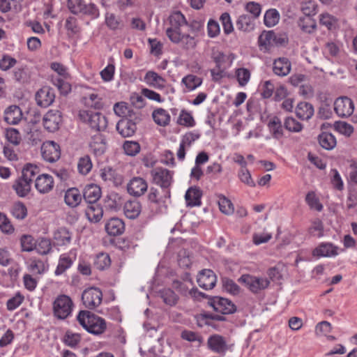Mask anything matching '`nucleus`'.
<instances>
[{
  "label": "nucleus",
  "mask_w": 357,
  "mask_h": 357,
  "mask_svg": "<svg viewBox=\"0 0 357 357\" xmlns=\"http://www.w3.org/2000/svg\"><path fill=\"white\" fill-rule=\"evenodd\" d=\"M79 324L93 335L102 334L107 328L105 320L89 310H80L77 316Z\"/></svg>",
  "instance_id": "obj_1"
},
{
  "label": "nucleus",
  "mask_w": 357,
  "mask_h": 357,
  "mask_svg": "<svg viewBox=\"0 0 357 357\" xmlns=\"http://www.w3.org/2000/svg\"><path fill=\"white\" fill-rule=\"evenodd\" d=\"M79 119L87 123L89 127L96 131L102 132L107 128V119L102 113L89 110H81L79 112Z\"/></svg>",
  "instance_id": "obj_2"
},
{
  "label": "nucleus",
  "mask_w": 357,
  "mask_h": 357,
  "mask_svg": "<svg viewBox=\"0 0 357 357\" xmlns=\"http://www.w3.org/2000/svg\"><path fill=\"white\" fill-rule=\"evenodd\" d=\"M141 121V114H129V117L122 118L117 122L116 129L122 137H130L135 134L137 124Z\"/></svg>",
  "instance_id": "obj_3"
},
{
  "label": "nucleus",
  "mask_w": 357,
  "mask_h": 357,
  "mask_svg": "<svg viewBox=\"0 0 357 357\" xmlns=\"http://www.w3.org/2000/svg\"><path fill=\"white\" fill-rule=\"evenodd\" d=\"M74 303L70 296L59 295L53 302V314L58 319L64 320L70 316Z\"/></svg>",
  "instance_id": "obj_4"
},
{
  "label": "nucleus",
  "mask_w": 357,
  "mask_h": 357,
  "mask_svg": "<svg viewBox=\"0 0 357 357\" xmlns=\"http://www.w3.org/2000/svg\"><path fill=\"white\" fill-rule=\"evenodd\" d=\"M151 175L153 182L159 185L162 190H165L167 197L171 196L169 187L173 180V172L162 167H156L151 170Z\"/></svg>",
  "instance_id": "obj_5"
},
{
  "label": "nucleus",
  "mask_w": 357,
  "mask_h": 357,
  "mask_svg": "<svg viewBox=\"0 0 357 357\" xmlns=\"http://www.w3.org/2000/svg\"><path fill=\"white\" fill-rule=\"evenodd\" d=\"M238 282L244 284L253 294H258L260 291L266 289L270 284L267 278H258L250 274H243Z\"/></svg>",
  "instance_id": "obj_6"
},
{
  "label": "nucleus",
  "mask_w": 357,
  "mask_h": 357,
  "mask_svg": "<svg viewBox=\"0 0 357 357\" xmlns=\"http://www.w3.org/2000/svg\"><path fill=\"white\" fill-rule=\"evenodd\" d=\"M208 305L222 314H232L237 311L236 305L231 300L220 296H210Z\"/></svg>",
  "instance_id": "obj_7"
},
{
  "label": "nucleus",
  "mask_w": 357,
  "mask_h": 357,
  "mask_svg": "<svg viewBox=\"0 0 357 357\" xmlns=\"http://www.w3.org/2000/svg\"><path fill=\"white\" fill-rule=\"evenodd\" d=\"M102 301V292L100 289L90 287L85 289L82 294V301L84 307L93 310L98 307Z\"/></svg>",
  "instance_id": "obj_8"
},
{
  "label": "nucleus",
  "mask_w": 357,
  "mask_h": 357,
  "mask_svg": "<svg viewBox=\"0 0 357 357\" xmlns=\"http://www.w3.org/2000/svg\"><path fill=\"white\" fill-rule=\"evenodd\" d=\"M166 35L169 39L175 44H181L183 49L188 50L196 47L197 40L196 37L188 33H182L181 31L174 33L171 30L166 31Z\"/></svg>",
  "instance_id": "obj_9"
},
{
  "label": "nucleus",
  "mask_w": 357,
  "mask_h": 357,
  "mask_svg": "<svg viewBox=\"0 0 357 357\" xmlns=\"http://www.w3.org/2000/svg\"><path fill=\"white\" fill-rule=\"evenodd\" d=\"M334 110L340 117L350 116L354 110V103L347 96L339 97L334 102Z\"/></svg>",
  "instance_id": "obj_10"
},
{
  "label": "nucleus",
  "mask_w": 357,
  "mask_h": 357,
  "mask_svg": "<svg viewBox=\"0 0 357 357\" xmlns=\"http://www.w3.org/2000/svg\"><path fill=\"white\" fill-rule=\"evenodd\" d=\"M43 126L48 132H54L59 129L62 122L61 112L58 109H50L43 116Z\"/></svg>",
  "instance_id": "obj_11"
},
{
  "label": "nucleus",
  "mask_w": 357,
  "mask_h": 357,
  "mask_svg": "<svg viewBox=\"0 0 357 357\" xmlns=\"http://www.w3.org/2000/svg\"><path fill=\"white\" fill-rule=\"evenodd\" d=\"M41 153L44 160L50 162L57 161L61 157V149L59 145L53 142L48 141L41 146Z\"/></svg>",
  "instance_id": "obj_12"
},
{
  "label": "nucleus",
  "mask_w": 357,
  "mask_h": 357,
  "mask_svg": "<svg viewBox=\"0 0 357 357\" xmlns=\"http://www.w3.org/2000/svg\"><path fill=\"white\" fill-rule=\"evenodd\" d=\"M148 190V183L145 179L139 176L132 178L127 184V191L129 195L139 197L144 195Z\"/></svg>",
  "instance_id": "obj_13"
},
{
  "label": "nucleus",
  "mask_w": 357,
  "mask_h": 357,
  "mask_svg": "<svg viewBox=\"0 0 357 357\" xmlns=\"http://www.w3.org/2000/svg\"><path fill=\"white\" fill-rule=\"evenodd\" d=\"M54 99V89L47 86H43L36 93V101L41 107H49L53 103Z\"/></svg>",
  "instance_id": "obj_14"
},
{
  "label": "nucleus",
  "mask_w": 357,
  "mask_h": 357,
  "mask_svg": "<svg viewBox=\"0 0 357 357\" xmlns=\"http://www.w3.org/2000/svg\"><path fill=\"white\" fill-rule=\"evenodd\" d=\"M216 281L215 274L210 269L202 270L197 280L199 286L205 290L212 289L215 286Z\"/></svg>",
  "instance_id": "obj_15"
},
{
  "label": "nucleus",
  "mask_w": 357,
  "mask_h": 357,
  "mask_svg": "<svg viewBox=\"0 0 357 357\" xmlns=\"http://www.w3.org/2000/svg\"><path fill=\"white\" fill-rule=\"evenodd\" d=\"M107 146L106 137L100 132L91 136L89 147L96 155L99 156L104 154Z\"/></svg>",
  "instance_id": "obj_16"
},
{
  "label": "nucleus",
  "mask_w": 357,
  "mask_h": 357,
  "mask_svg": "<svg viewBox=\"0 0 357 357\" xmlns=\"http://www.w3.org/2000/svg\"><path fill=\"white\" fill-rule=\"evenodd\" d=\"M54 185V178L47 174L38 175L35 180V188L41 194H46L52 190Z\"/></svg>",
  "instance_id": "obj_17"
},
{
  "label": "nucleus",
  "mask_w": 357,
  "mask_h": 357,
  "mask_svg": "<svg viewBox=\"0 0 357 357\" xmlns=\"http://www.w3.org/2000/svg\"><path fill=\"white\" fill-rule=\"evenodd\" d=\"M207 345L210 350L220 354H225L228 350L225 337L218 334L211 335L208 339Z\"/></svg>",
  "instance_id": "obj_18"
},
{
  "label": "nucleus",
  "mask_w": 357,
  "mask_h": 357,
  "mask_svg": "<svg viewBox=\"0 0 357 357\" xmlns=\"http://www.w3.org/2000/svg\"><path fill=\"white\" fill-rule=\"evenodd\" d=\"M105 229L111 236H119L125 231V223L119 218H112L106 222Z\"/></svg>",
  "instance_id": "obj_19"
},
{
  "label": "nucleus",
  "mask_w": 357,
  "mask_h": 357,
  "mask_svg": "<svg viewBox=\"0 0 357 357\" xmlns=\"http://www.w3.org/2000/svg\"><path fill=\"white\" fill-rule=\"evenodd\" d=\"M12 188L19 197H25L31 192V183L20 176L13 182Z\"/></svg>",
  "instance_id": "obj_20"
},
{
  "label": "nucleus",
  "mask_w": 357,
  "mask_h": 357,
  "mask_svg": "<svg viewBox=\"0 0 357 357\" xmlns=\"http://www.w3.org/2000/svg\"><path fill=\"white\" fill-rule=\"evenodd\" d=\"M101 197L100 188L93 183L86 185L84 189L83 197L88 203H97Z\"/></svg>",
  "instance_id": "obj_21"
},
{
  "label": "nucleus",
  "mask_w": 357,
  "mask_h": 357,
  "mask_svg": "<svg viewBox=\"0 0 357 357\" xmlns=\"http://www.w3.org/2000/svg\"><path fill=\"white\" fill-rule=\"evenodd\" d=\"M291 64L289 60L285 57H280L273 62V71L278 76H286L291 70Z\"/></svg>",
  "instance_id": "obj_22"
},
{
  "label": "nucleus",
  "mask_w": 357,
  "mask_h": 357,
  "mask_svg": "<svg viewBox=\"0 0 357 357\" xmlns=\"http://www.w3.org/2000/svg\"><path fill=\"white\" fill-rule=\"evenodd\" d=\"M22 118V112L17 105H10L4 112V121L8 124H17Z\"/></svg>",
  "instance_id": "obj_23"
},
{
  "label": "nucleus",
  "mask_w": 357,
  "mask_h": 357,
  "mask_svg": "<svg viewBox=\"0 0 357 357\" xmlns=\"http://www.w3.org/2000/svg\"><path fill=\"white\" fill-rule=\"evenodd\" d=\"M272 137L275 139H280L284 137V125L280 119L275 116L270 119L267 125Z\"/></svg>",
  "instance_id": "obj_24"
},
{
  "label": "nucleus",
  "mask_w": 357,
  "mask_h": 357,
  "mask_svg": "<svg viewBox=\"0 0 357 357\" xmlns=\"http://www.w3.org/2000/svg\"><path fill=\"white\" fill-rule=\"evenodd\" d=\"M144 81L149 86L157 89H163L166 82L164 77L153 70H149L145 74Z\"/></svg>",
  "instance_id": "obj_25"
},
{
  "label": "nucleus",
  "mask_w": 357,
  "mask_h": 357,
  "mask_svg": "<svg viewBox=\"0 0 357 357\" xmlns=\"http://www.w3.org/2000/svg\"><path fill=\"white\" fill-rule=\"evenodd\" d=\"M86 216L91 222L97 223L103 215V209L98 203L89 204L86 211Z\"/></svg>",
  "instance_id": "obj_26"
},
{
  "label": "nucleus",
  "mask_w": 357,
  "mask_h": 357,
  "mask_svg": "<svg viewBox=\"0 0 357 357\" xmlns=\"http://www.w3.org/2000/svg\"><path fill=\"white\" fill-rule=\"evenodd\" d=\"M123 211L128 218L134 220L141 213V203L137 200H128L124 204Z\"/></svg>",
  "instance_id": "obj_27"
},
{
  "label": "nucleus",
  "mask_w": 357,
  "mask_h": 357,
  "mask_svg": "<svg viewBox=\"0 0 357 357\" xmlns=\"http://www.w3.org/2000/svg\"><path fill=\"white\" fill-rule=\"evenodd\" d=\"M313 105L307 102H299L296 107V116L301 120H309L314 115Z\"/></svg>",
  "instance_id": "obj_28"
},
{
  "label": "nucleus",
  "mask_w": 357,
  "mask_h": 357,
  "mask_svg": "<svg viewBox=\"0 0 357 357\" xmlns=\"http://www.w3.org/2000/svg\"><path fill=\"white\" fill-rule=\"evenodd\" d=\"M171 27L168 28L167 31L171 30L174 33L181 31V26L183 25H188V23L181 11H176L173 13L169 17Z\"/></svg>",
  "instance_id": "obj_29"
},
{
  "label": "nucleus",
  "mask_w": 357,
  "mask_h": 357,
  "mask_svg": "<svg viewBox=\"0 0 357 357\" xmlns=\"http://www.w3.org/2000/svg\"><path fill=\"white\" fill-rule=\"evenodd\" d=\"M82 195L77 188H70L65 192V203L70 207L74 208L77 206L82 201Z\"/></svg>",
  "instance_id": "obj_30"
},
{
  "label": "nucleus",
  "mask_w": 357,
  "mask_h": 357,
  "mask_svg": "<svg viewBox=\"0 0 357 357\" xmlns=\"http://www.w3.org/2000/svg\"><path fill=\"white\" fill-rule=\"evenodd\" d=\"M313 255L318 257H331L337 255V247L330 243H322L313 252Z\"/></svg>",
  "instance_id": "obj_31"
},
{
  "label": "nucleus",
  "mask_w": 357,
  "mask_h": 357,
  "mask_svg": "<svg viewBox=\"0 0 357 357\" xmlns=\"http://www.w3.org/2000/svg\"><path fill=\"white\" fill-rule=\"evenodd\" d=\"M202 195V190L197 187H190L185 193V198L188 206H200L201 197Z\"/></svg>",
  "instance_id": "obj_32"
},
{
  "label": "nucleus",
  "mask_w": 357,
  "mask_h": 357,
  "mask_svg": "<svg viewBox=\"0 0 357 357\" xmlns=\"http://www.w3.org/2000/svg\"><path fill=\"white\" fill-rule=\"evenodd\" d=\"M169 198H170V197H167L165 195V190H163L162 189L161 190H160L154 187L150 188L149 193L147 195L148 201L151 204L158 205L165 203L166 199Z\"/></svg>",
  "instance_id": "obj_33"
},
{
  "label": "nucleus",
  "mask_w": 357,
  "mask_h": 357,
  "mask_svg": "<svg viewBox=\"0 0 357 357\" xmlns=\"http://www.w3.org/2000/svg\"><path fill=\"white\" fill-rule=\"evenodd\" d=\"M319 145L324 149L330 151L333 149L336 144V138L333 135L327 132H322L317 137Z\"/></svg>",
  "instance_id": "obj_34"
},
{
  "label": "nucleus",
  "mask_w": 357,
  "mask_h": 357,
  "mask_svg": "<svg viewBox=\"0 0 357 357\" xmlns=\"http://www.w3.org/2000/svg\"><path fill=\"white\" fill-rule=\"evenodd\" d=\"M72 233L66 227H59L54 234L57 245L63 246L70 243Z\"/></svg>",
  "instance_id": "obj_35"
},
{
  "label": "nucleus",
  "mask_w": 357,
  "mask_h": 357,
  "mask_svg": "<svg viewBox=\"0 0 357 357\" xmlns=\"http://www.w3.org/2000/svg\"><path fill=\"white\" fill-rule=\"evenodd\" d=\"M297 23L302 31L309 34L314 33L317 27L316 20L307 16L300 17Z\"/></svg>",
  "instance_id": "obj_36"
},
{
  "label": "nucleus",
  "mask_w": 357,
  "mask_h": 357,
  "mask_svg": "<svg viewBox=\"0 0 357 357\" xmlns=\"http://www.w3.org/2000/svg\"><path fill=\"white\" fill-rule=\"evenodd\" d=\"M100 177L104 181H112L116 185L121 183L122 177L111 167H105L100 169Z\"/></svg>",
  "instance_id": "obj_37"
},
{
  "label": "nucleus",
  "mask_w": 357,
  "mask_h": 357,
  "mask_svg": "<svg viewBox=\"0 0 357 357\" xmlns=\"http://www.w3.org/2000/svg\"><path fill=\"white\" fill-rule=\"evenodd\" d=\"M158 294L163 302L169 306L176 305L179 300L178 296L170 288L162 289Z\"/></svg>",
  "instance_id": "obj_38"
},
{
  "label": "nucleus",
  "mask_w": 357,
  "mask_h": 357,
  "mask_svg": "<svg viewBox=\"0 0 357 357\" xmlns=\"http://www.w3.org/2000/svg\"><path fill=\"white\" fill-rule=\"evenodd\" d=\"M252 17L248 15L243 14L238 17L236 22L237 29L244 32H250L254 29L255 24Z\"/></svg>",
  "instance_id": "obj_39"
},
{
  "label": "nucleus",
  "mask_w": 357,
  "mask_h": 357,
  "mask_svg": "<svg viewBox=\"0 0 357 357\" xmlns=\"http://www.w3.org/2000/svg\"><path fill=\"white\" fill-rule=\"evenodd\" d=\"M93 268L99 271H103L108 268L111 265V259L109 255L105 252L98 254L93 260Z\"/></svg>",
  "instance_id": "obj_40"
},
{
  "label": "nucleus",
  "mask_w": 357,
  "mask_h": 357,
  "mask_svg": "<svg viewBox=\"0 0 357 357\" xmlns=\"http://www.w3.org/2000/svg\"><path fill=\"white\" fill-rule=\"evenodd\" d=\"M152 116L155 123L160 126H166L170 122V115L162 108L155 109L152 113Z\"/></svg>",
  "instance_id": "obj_41"
},
{
  "label": "nucleus",
  "mask_w": 357,
  "mask_h": 357,
  "mask_svg": "<svg viewBox=\"0 0 357 357\" xmlns=\"http://www.w3.org/2000/svg\"><path fill=\"white\" fill-rule=\"evenodd\" d=\"M40 173V168L32 163H26L22 169V177L32 184L34 178Z\"/></svg>",
  "instance_id": "obj_42"
},
{
  "label": "nucleus",
  "mask_w": 357,
  "mask_h": 357,
  "mask_svg": "<svg viewBox=\"0 0 357 357\" xmlns=\"http://www.w3.org/2000/svg\"><path fill=\"white\" fill-rule=\"evenodd\" d=\"M181 82L186 86L188 91H193L202 84V79L190 74L183 77Z\"/></svg>",
  "instance_id": "obj_43"
},
{
  "label": "nucleus",
  "mask_w": 357,
  "mask_h": 357,
  "mask_svg": "<svg viewBox=\"0 0 357 357\" xmlns=\"http://www.w3.org/2000/svg\"><path fill=\"white\" fill-rule=\"evenodd\" d=\"M222 288L233 296L238 295L241 292L240 287L231 279L225 277L222 278Z\"/></svg>",
  "instance_id": "obj_44"
},
{
  "label": "nucleus",
  "mask_w": 357,
  "mask_h": 357,
  "mask_svg": "<svg viewBox=\"0 0 357 357\" xmlns=\"http://www.w3.org/2000/svg\"><path fill=\"white\" fill-rule=\"evenodd\" d=\"M218 204L220 211L225 214L230 215L234 212V206L231 202L222 195H218Z\"/></svg>",
  "instance_id": "obj_45"
},
{
  "label": "nucleus",
  "mask_w": 357,
  "mask_h": 357,
  "mask_svg": "<svg viewBox=\"0 0 357 357\" xmlns=\"http://www.w3.org/2000/svg\"><path fill=\"white\" fill-rule=\"evenodd\" d=\"M114 112L116 115L122 118L129 117V114H141L140 112H136L130 109L127 103L124 102L116 103L114 105Z\"/></svg>",
  "instance_id": "obj_46"
},
{
  "label": "nucleus",
  "mask_w": 357,
  "mask_h": 357,
  "mask_svg": "<svg viewBox=\"0 0 357 357\" xmlns=\"http://www.w3.org/2000/svg\"><path fill=\"white\" fill-rule=\"evenodd\" d=\"M81 341V336L79 333H74L70 331H67L63 335V343L71 348L76 347Z\"/></svg>",
  "instance_id": "obj_47"
},
{
  "label": "nucleus",
  "mask_w": 357,
  "mask_h": 357,
  "mask_svg": "<svg viewBox=\"0 0 357 357\" xmlns=\"http://www.w3.org/2000/svg\"><path fill=\"white\" fill-rule=\"evenodd\" d=\"M12 215L17 220H24L27 215V208L24 203L17 202L11 208Z\"/></svg>",
  "instance_id": "obj_48"
},
{
  "label": "nucleus",
  "mask_w": 357,
  "mask_h": 357,
  "mask_svg": "<svg viewBox=\"0 0 357 357\" xmlns=\"http://www.w3.org/2000/svg\"><path fill=\"white\" fill-rule=\"evenodd\" d=\"M283 123L284 129L291 132H299L303 128V124L291 116L285 118Z\"/></svg>",
  "instance_id": "obj_49"
},
{
  "label": "nucleus",
  "mask_w": 357,
  "mask_h": 357,
  "mask_svg": "<svg viewBox=\"0 0 357 357\" xmlns=\"http://www.w3.org/2000/svg\"><path fill=\"white\" fill-rule=\"evenodd\" d=\"M35 249L40 255H47L52 250V242L50 238H40L36 242Z\"/></svg>",
  "instance_id": "obj_50"
},
{
  "label": "nucleus",
  "mask_w": 357,
  "mask_h": 357,
  "mask_svg": "<svg viewBox=\"0 0 357 357\" xmlns=\"http://www.w3.org/2000/svg\"><path fill=\"white\" fill-rule=\"evenodd\" d=\"M305 202L312 209L320 212L323 210V205L320 203L319 198L314 191H310L305 196Z\"/></svg>",
  "instance_id": "obj_51"
},
{
  "label": "nucleus",
  "mask_w": 357,
  "mask_h": 357,
  "mask_svg": "<svg viewBox=\"0 0 357 357\" xmlns=\"http://www.w3.org/2000/svg\"><path fill=\"white\" fill-rule=\"evenodd\" d=\"M125 153L129 156H135L141 150L140 144L136 141H126L123 144Z\"/></svg>",
  "instance_id": "obj_52"
},
{
  "label": "nucleus",
  "mask_w": 357,
  "mask_h": 357,
  "mask_svg": "<svg viewBox=\"0 0 357 357\" xmlns=\"http://www.w3.org/2000/svg\"><path fill=\"white\" fill-rule=\"evenodd\" d=\"M73 264L71 258L66 255H61L59 260V264L54 271L56 275L63 274Z\"/></svg>",
  "instance_id": "obj_53"
},
{
  "label": "nucleus",
  "mask_w": 357,
  "mask_h": 357,
  "mask_svg": "<svg viewBox=\"0 0 357 357\" xmlns=\"http://www.w3.org/2000/svg\"><path fill=\"white\" fill-rule=\"evenodd\" d=\"M279 18L280 15L276 9H269L264 15V24L268 27L273 26L278 22Z\"/></svg>",
  "instance_id": "obj_54"
},
{
  "label": "nucleus",
  "mask_w": 357,
  "mask_h": 357,
  "mask_svg": "<svg viewBox=\"0 0 357 357\" xmlns=\"http://www.w3.org/2000/svg\"><path fill=\"white\" fill-rule=\"evenodd\" d=\"M20 245L22 251L31 252L35 249L36 241L32 236L24 234L20 238Z\"/></svg>",
  "instance_id": "obj_55"
},
{
  "label": "nucleus",
  "mask_w": 357,
  "mask_h": 357,
  "mask_svg": "<svg viewBox=\"0 0 357 357\" xmlns=\"http://www.w3.org/2000/svg\"><path fill=\"white\" fill-rule=\"evenodd\" d=\"M79 172L83 175H86L92 168V162L89 155H84L79 158L77 164Z\"/></svg>",
  "instance_id": "obj_56"
},
{
  "label": "nucleus",
  "mask_w": 357,
  "mask_h": 357,
  "mask_svg": "<svg viewBox=\"0 0 357 357\" xmlns=\"http://www.w3.org/2000/svg\"><path fill=\"white\" fill-rule=\"evenodd\" d=\"M17 62L15 58L7 54H3L0 58V69L3 71H7L14 67Z\"/></svg>",
  "instance_id": "obj_57"
},
{
  "label": "nucleus",
  "mask_w": 357,
  "mask_h": 357,
  "mask_svg": "<svg viewBox=\"0 0 357 357\" xmlns=\"http://www.w3.org/2000/svg\"><path fill=\"white\" fill-rule=\"evenodd\" d=\"M65 28L68 31V34L76 35L80 32V28L78 26L77 19L75 17H68L65 23Z\"/></svg>",
  "instance_id": "obj_58"
},
{
  "label": "nucleus",
  "mask_w": 357,
  "mask_h": 357,
  "mask_svg": "<svg viewBox=\"0 0 357 357\" xmlns=\"http://www.w3.org/2000/svg\"><path fill=\"white\" fill-rule=\"evenodd\" d=\"M337 18L328 13H321L319 15V24L325 26L328 30H331L337 22Z\"/></svg>",
  "instance_id": "obj_59"
},
{
  "label": "nucleus",
  "mask_w": 357,
  "mask_h": 357,
  "mask_svg": "<svg viewBox=\"0 0 357 357\" xmlns=\"http://www.w3.org/2000/svg\"><path fill=\"white\" fill-rule=\"evenodd\" d=\"M236 76L241 86H244L249 82L250 78V72L248 69L240 68L236 70Z\"/></svg>",
  "instance_id": "obj_60"
},
{
  "label": "nucleus",
  "mask_w": 357,
  "mask_h": 357,
  "mask_svg": "<svg viewBox=\"0 0 357 357\" xmlns=\"http://www.w3.org/2000/svg\"><path fill=\"white\" fill-rule=\"evenodd\" d=\"M24 300V296L20 292L16 293L14 296L7 301V309L9 311L15 310L23 303Z\"/></svg>",
  "instance_id": "obj_61"
},
{
  "label": "nucleus",
  "mask_w": 357,
  "mask_h": 357,
  "mask_svg": "<svg viewBox=\"0 0 357 357\" xmlns=\"http://www.w3.org/2000/svg\"><path fill=\"white\" fill-rule=\"evenodd\" d=\"M304 16L312 17L318 12V6L313 1H309L303 4L301 8Z\"/></svg>",
  "instance_id": "obj_62"
},
{
  "label": "nucleus",
  "mask_w": 357,
  "mask_h": 357,
  "mask_svg": "<svg viewBox=\"0 0 357 357\" xmlns=\"http://www.w3.org/2000/svg\"><path fill=\"white\" fill-rule=\"evenodd\" d=\"M81 10L80 14L90 16L92 19L98 18L99 16V10L94 3H84Z\"/></svg>",
  "instance_id": "obj_63"
},
{
  "label": "nucleus",
  "mask_w": 357,
  "mask_h": 357,
  "mask_svg": "<svg viewBox=\"0 0 357 357\" xmlns=\"http://www.w3.org/2000/svg\"><path fill=\"white\" fill-rule=\"evenodd\" d=\"M178 123L186 127H192L195 125V121L190 113L182 110L178 119Z\"/></svg>",
  "instance_id": "obj_64"
}]
</instances>
